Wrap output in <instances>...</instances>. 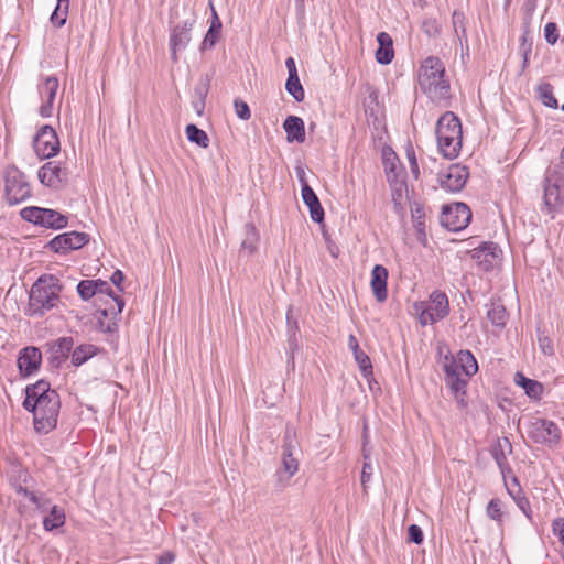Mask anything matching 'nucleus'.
Returning <instances> with one entry per match:
<instances>
[{
    "instance_id": "nucleus-1",
    "label": "nucleus",
    "mask_w": 564,
    "mask_h": 564,
    "mask_svg": "<svg viewBox=\"0 0 564 564\" xmlns=\"http://www.w3.org/2000/svg\"><path fill=\"white\" fill-rule=\"evenodd\" d=\"M23 406L33 413L34 430L40 434H47L57 426L61 409L58 393L51 389L45 380H40L25 389Z\"/></svg>"
},
{
    "instance_id": "nucleus-2",
    "label": "nucleus",
    "mask_w": 564,
    "mask_h": 564,
    "mask_svg": "<svg viewBox=\"0 0 564 564\" xmlns=\"http://www.w3.org/2000/svg\"><path fill=\"white\" fill-rule=\"evenodd\" d=\"M445 383L460 408L466 405V387L469 379L477 373L478 364L469 350H460L456 357L446 355L442 361Z\"/></svg>"
},
{
    "instance_id": "nucleus-3",
    "label": "nucleus",
    "mask_w": 564,
    "mask_h": 564,
    "mask_svg": "<svg viewBox=\"0 0 564 564\" xmlns=\"http://www.w3.org/2000/svg\"><path fill=\"white\" fill-rule=\"evenodd\" d=\"M417 85L432 102L441 104L451 97L445 66L437 56H429L422 61L417 70Z\"/></svg>"
},
{
    "instance_id": "nucleus-4",
    "label": "nucleus",
    "mask_w": 564,
    "mask_h": 564,
    "mask_svg": "<svg viewBox=\"0 0 564 564\" xmlns=\"http://www.w3.org/2000/svg\"><path fill=\"white\" fill-rule=\"evenodd\" d=\"M62 286L59 280L52 274L40 276L32 285L29 294L30 315H43L59 302Z\"/></svg>"
},
{
    "instance_id": "nucleus-5",
    "label": "nucleus",
    "mask_w": 564,
    "mask_h": 564,
    "mask_svg": "<svg viewBox=\"0 0 564 564\" xmlns=\"http://www.w3.org/2000/svg\"><path fill=\"white\" fill-rule=\"evenodd\" d=\"M437 145L444 158L453 160L462 149L463 130L457 116L452 111L445 112L436 123Z\"/></svg>"
},
{
    "instance_id": "nucleus-6",
    "label": "nucleus",
    "mask_w": 564,
    "mask_h": 564,
    "mask_svg": "<svg viewBox=\"0 0 564 564\" xmlns=\"http://www.w3.org/2000/svg\"><path fill=\"white\" fill-rule=\"evenodd\" d=\"M564 209V173L547 169L543 180L542 213L554 219Z\"/></svg>"
},
{
    "instance_id": "nucleus-7",
    "label": "nucleus",
    "mask_w": 564,
    "mask_h": 564,
    "mask_svg": "<svg viewBox=\"0 0 564 564\" xmlns=\"http://www.w3.org/2000/svg\"><path fill=\"white\" fill-rule=\"evenodd\" d=\"M415 313L422 326L434 324L444 319L449 313L447 295L441 291H434L427 302L414 304Z\"/></svg>"
},
{
    "instance_id": "nucleus-8",
    "label": "nucleus",
    "mask_w": 564,
    "mask_h": 564,
    "mask_svg": "<svg viewBox=\"0 0 564 564\" xmlns=\"http://www.w3.org/2000/svg\"><path fill=\"white\" fill-rule=\"evenodd\" d=\"M20 216L25 221L44 228L62 229L67 226V217L50 208L36 206L24 207L20 210Z\"/></svg>"
},
{
    "instance_id": "nucleus-9",
    "label": "nucleus",
    "mask_w": 564,
    "mask_h": 564,
    "mask_svg": "<svg viewBox=\"0 0 564 564\" xmlns=\"http://www.w3.org/2000/svg\"><path fill=\"white\" fill-rule=\"evenodd\" d=\"M6 196L10 205L24 202L31 196V186L23 172L15 167L6 171Z\"/></svg>"
},
{
    "instance_id": "nucleus-10",
    "label": "nucleus",
    "mask_w": 564,
    "mask_h": 564,
    "mask_svg": "<svg viewBox=\"0 0 564 564\" xmlns=\"http://www.w3.org/2000/svg\"><path fill=\"white\" fill-rule=\"evenodd\" d=\"M471 219L470 208L464 203L444 205L440 216V223L449 231H459L467 227Z\"/></svg>"
},
{
    "instance_id": "nucleus-11",
    "label": "nucleus",
    "mask_w": 564,
    "mask_h": 564,
    "mask_svg": "<svg viewBox=\"0 0 564 564\" xmlns=\"http://www.w3.org/2000/svg\"><path fill=\"white\" fill-rule=\"evenodd\" d=\"M297 448L291 438L290 431H286L282 446V467L275 474L281 487H285L289 480L299 470Z\"/></svg>"
},
{
    "instance_id": "nucleus-12",
    "label": "nucleus",
    "mask_w": 564,
    "mask_h": 564,
    "mask_svg": "<svg viewBox=\"0 0 564 564\" xmlns=\"http://www.w3.org/2000/svg\"><path fill=\"white\" fill-rule=\"evenodd\" d=\"M529 437L538 444L555 447L561 440V429L546 419H535L528 430Z\"/></svg>"
},
{
    "instance_id": "nucleus-13",
    "label": "nucleus",
    "mask_w": 564,
    "mask_h": 564,
    "mask_svg": "<svg viewBox=\"0 0 564 564\" xmlns=\"http://www.w3.org/2000/svg\"><path fill=\"white\" fill-rule=\"evenodd\" d=\"M33 148L42 159L55 156L59 151V140L55 130L47 124L41 127L33 139Z\"/></svg>"
},
{
    "instance_id": "nucleus-14",
    "label": "nucleus",
    "mask_w": 564,
    "mask_h": 564,
    "mask_svg": "<svg viewBox=\"0 0 564 564\" xmlns=\"http://www.w3.org/2000/svg\"><path fill=\"white\" fill-rule=\"evenodd\" d=\"M89 242V235L86 232L69 231L54 237L48 247L57 253L66 254L72 250L83 248Z\"/></svg>"
},
{
    "instance_id": "nucleus-15",
    "label": "nucleus",
    "mask_w": 564,
    "mask_h": 564,
    "mask_svg": "<svg viewBox=\"0 0 564 564\" xmlns=\"http://www.w3.org/2000/svg\"><path fill=\"white\" fill-rule=\"evenodd\" d=\"M468 175L466 166L453 164L446 171L438 173L437 181L443 189L456 193L464 188Z\"/></svg>"
},
{
    "instance_id": "nucleus-16",
    "label": "nucleus",
    "mask_w": 564,
    "mask_h": 564,
    "mask_svg": "<svg viewBox=\"0 0 564 564\" xmlns=\"http://www.w3.org/2000/svg\"><path fill=\"white\" fill-rule=\"evenodd\" d=\"M37 176L42 184L58 188L67 181L68 171L59 162L50 161L40 167Z\"/></svg>"
},
{
    "instance_id": "nucleus-17",
    "label": "nucleus",
    "mask_w": 564,
    "mask_h": 564,
    "mask_svg": "<svg viewBox=\"0 0 564 564\" xmlns=\"http://www.w3.org/2000/svg\"><path fill=\"white\" fill-rule=\"evenodd\" d=\"M501 249L495 242H485L471 252L473 260L484 271H490L500 261Z\"/></svg>"
},
{
    "instance_id": "nucleus-18",
    "label": "nucleus",
    "mask_w": 564,
    "mask_h": 564,
    "mask_svg": "<svg viewBox=\"0 0 564 564\" xmlns=\"http://www.w3.org/2000/svg\"><path fill=\"white\" fill-rule=\"evenodd\" d=\"M74 340L72 337H61L54 341L47 343V360L52 368H59L67 360L73 349Z\"/></svg>"
},
{
    "instance_id": "nucleus-19",
    "label": "nucleus",
    "mask_w": 564,
    "mask_h": 564,
    "mask_svg": "<svg viewBox=\"0 0 564 564\" xmlns=\"http://www.w3.org/2000/svg\"><path fill=\"white\" fill-rule=\"evenodd\" d=\"M59 83L55 76H48L39 86L40 96L43 99V104L40 107V115L43 118L51 117L53 113V104L56 97Z\"/></svg>"
},
{
    "instance_id": "nucleus-20",
    "label": "nucleus",
    "mask_w": 564,
    "mask_h": 564,
    "mask_svg": "<svg viewBox=\"0 0 564 564\" xmlns=\"http://www.w3.org/2000/svg\"><path fill=\"white\" fill-rule=\"evenodd\" d=\"M192 23L185 22L176 25L170 36L171 58L174 63L178 62L177 53L185 50L191 42Z\"/></svg>"
},
{
    "instance_id": "nucleus-21",
    "label": "nucleus",
    "mask_w": 564,
    "mask_h": 564,
    "mask_svg": "<svg viewBox=\"0 0 564 564\" xmlns=\"http://www.w3.org/2000/svg\"><path fill=\"white\" fill-rule=\"evenodd\" d=\"M42 362V354L39 348L34 346L25 347L22 349L18 357V367L20 372L24 376H30L37 371Z\"/></svg>"
},
{
    "instance_id": "nucleus-22",
    "label": "nucleus",
    "mask_w": 564,
    "mask_h": 564,
    "mask_svg": "<svg viewBox=\"0 0 564 564\" xmlns=\"http://www.w3.org/2000/svg\"><path fill=\"white\" fill-rule=\"evenodd\" d=\"M387 281L388 270L381 264H376L371 271L370 285L378 302H384L388 297Z\"/></svg>"
},
{
    "instance_id": "nucleus-23",
    "label": "nucleus",
    "mask_w": 564,
    "mask_h": 564,
    "mask_svg": "<svg viewBox=\"0 0 564 564\" xmlns=\"http://www.w3.org/2000/svg\"><path fill=\"white\" fill-rule=\"evenodd\" d=\"M302 199L310 208L312 220L315 223H322L324 220V209L317 195L310 185H304L302 188Z\"/></svg>"
},
{
    "instance_id": "nucleus-24",
    "label": "nucleus",
    "mask_w": 564,
    "mask_h": 564,
    "mask_svg": "<svg viewBox=\"0 0 564 564\" xmlns=\"http://www.w3.org/2000/svg\"><path fill=\"white\" fill-rule=\"evenodd\" d=\"M377 42L379 44L376 51V59L381 65H388L394 57L393 42L391 36L386 32H380L377 35Z\"/></svg>"
},
{
    "instance_id": "nucleus-25",
    "label": "nucleus",
    "mask_w": 564,
    "mask_h": 564,
    "mask_svg": "<svg viewBox=\"0 0 564 564\" xmlns=\"http://www.w3.org/2000/svg\"><path fill=\"white\" fill-rule=\"evenodd\" d=\"M283 129L286 132V140L289 142H304L305 140V128L304 121L296 116H289L283 122Z\"/></svg>"
},
{
    "instance_id": "nucleus-26",
    "label": "nucleus",
    "mask_w": 564,
    "mask_h": 564,
    "mask_svg": "<svg viewBox=\"0 0 564 564\" xmlns=\"http://www.w3.org/2000/svg\"><path fill=\"white\" fill-rule=\"evenodd\" d=\"M411 218L414 228L417 234V240L423 245L426 243V230H425V210L423 204L413 202L410 206Z\"/></svg>"
},
{
    "instance_id": "nucleus-27",
    "label": "nucleus",
    "mask_w": 564,
    "mask_h": 564,
    "mask_svg": "<svg viewBox=\"0 0 564 564\" xmlns=\"http://www.w3.org/2000/svg\"><path fill=\"white\" fill-rule=\"evenodd\" d=\"M259 232L252 223H247L243 227V239L241 241V253L252 254L258 247Z\"/></svg>"
},
{
    "instance_id": "nucleus-28",
    "label": "nucleus",
    "mask_w": 564,
    "mask_h": 564,
    "mask_svg": "<svg viewBox=\"0 0 564 564\" xmlns=\"http://www.w3.org/2000/svg\"><path fill=\"white\" fill-rule=\"evenodd\" d=\"M102 349L96 347L91 344H83L76 347L70 355V361L72 365L75 367H79L86 361H88L90 358L96 356L98 352H100Z\"/></svg>"
},
{
    "instance_id": "nucleus-29",
    "label": "nucleus",
    "mask_w": 564,
    "mask_h": 564,
    "mask_svg": "<svg viewBox=\"0 0 564 564\" xmlns=\"http://www.w3.org/2000/svg\"><path fill=\"white\" fill-rule=\"evenodd\" d=\"M514 382L520 386L525 394L533 399H539L543 392V386L536 380L527 378L523 373L517 372Z\"/></svg>"
},
{
    "instance_id": "nucleus-30",
    "label": "nucleus",
    "mask_w": 564,
    "mask_h": 564,
    "mask_svg": "<svg viewBox=\"0 0 564 564\" xmlns=\"http://www.w3.org/2000/svg\"><path fill=\"white\" fill-rule=\"evenodd\" d=\"M487 317L494 326L501 328L505 327L508 319V313L500 300L490 302L487 311Z\"/></svg>"
},
{
    "instance_id": "nucleus-31",
    "label": "nucleus",
    "mask_w": 564,
    "mask_h": 564,
    "mask_svg": "<svg viewBox=\"0 0 564 564\" xmlns=\"http://www.w3.org/2000/svg\"><path fill=\"white\" fill-rule=\"evenodd\" d=\"M505 486L507 488L508 494L513 499L518 508L523 512V514L527 517V519L532 523L533 522V516L531 506L529 502V499L523 494L521 487H518V489H513L508 485V481H505Z\"/></svg>"
},
{
    "instance_id": "nucleus-32",
    "label": "nucleus",
    "mask_w": 564,
    "mask_h": 564,
    "mask_svg": "<svg viewBox=\"0 0 564 564\" xmlns=\"http://www.w3.org/2000/svg\"><path fill=\"white\" fill-rule=\"evenodd\" d=\"M65 523V512L64 509L58 506H53L48 516H46L43 520V527L46 531H53L54 529H58Z\"/></svg>"
},
{
    "instance_id": "nucleus-33",
    "label": "nucleus",
    "mask_w": 564,
    "mask_h": 564,
    "mask_svg": "<svg viewBox=\"0 0 564 564\" xmlns=\"http://www.w3.org/2000/svg\"><path fill=\"white\" fill-rule=\"evenodd\" d=\"M185 132H186L187 139L191 142H193L204 149L208 148L209 138L204 130H202L197 126L191 123V124L186 126Z\"/></svg>"
},
{
    "instance_id": "nucleus-34",
    "label": "nucleus",
    "mask_w": 564,
    "mask_h": 564,
    "mask_svg": "<svg viewBox=\"0 0 564 564\" xmlns=\"http://www.w3.org/2000/svg\"><path fill=\"white\" fill-rule=\"evenodd\" d=\"M102 286V280H83L77 285V292L84 301L90 300L97 295V288Z\"/></svg>"
},
{
    "instance_id": "nucleus-35",
    "label": "nucleus",
    "mask_w": 564,
    "mask_h": 564,
    "mask_svg": "<svg viewBox=\"0 0 564 564\" xmlns=\"http://www.w3.org/2000/svg\"><path fill=\"white\" fill-rule=\"evenodd\" d=\"M213 15H214V20L203 40L202 50L212 48L215 45L216 40H217V34L219 32V29L221 28V23H220L219 18L215 10H213Z\"/></svg>"
},
{
    "instance_id": "nucleus-36",
    "label": "nucleus",
    "mask_w": 564,
    "mask_h": 564,
    "mask_svg": "<svg viewBox=\"0 0 564 564\" xmlns=\"http://www.w3.org/2000/svg\"><path fill=\"white\" fill-rule=\"evenodd\" d=\"M536 93L541 101L550 108L556 109L558 107L557 100L553 95V87L549 83H542L536 87Z\"/></svg>"
},
{
    "instance_id": "nucleus-37",
    "label": "nucleus",
    "mask_w": 564,
    "mask_h": 564,
    "mask_svg": "<svg viewBox=\"0 0 564 564\" xmlns=\"http://www.w3.org/2000/svg\"><path fill=\"white\" fill-rule=\"evenodd\" d=\"M285 89L296 101H303L305 93L300 82L299 74L288 76Z\"/></svg>"
},
{
    "instance_id": "nucleus-38",
    "label": "nucleus",
    "mask_w": 564,
    "mask_h": 564,
    "mask_svg": "<svg viewBox=\"0 0 564 564\" xmlns=\"http://www.w3.org/2000/svg\"><path fill=\"white\" fill-rule=\"evenodd\" d=\"M492 457L497 463L501 475L503 476L505 481H507V474H511V468L508 465L507 457L503 452V444L501 441H498V445L492 449Z\"/></svg>"
},
{
    "instance_id": "nucleus-39",
    "label": "nucleus",
    "mask_w": 564,
    "mask_h": 564,
    "mask_svg": "<svg viewBox=\"0 0 564 564\" xmlns=\"http://www.w3.org/2000/svg\"><path fill=\"white\" fill-rule=\"evenodd\" d=\"M452 24L454 33L457 36L459 43L467 41L466 28H465V15L460 11H454L452 15Z\"/></svg>"
},
{
    "instance_id": "nucleus-40",
    "label": "nucleus",
    "mask_w": 564,
    "mask_h": 564,
    "mask_svg": "<svg viewBox=\"0 0 564 564\" xmlns=\"http://www.w3.org/2000/svg\"><path fill=\"white\" fill-rule=\"evenodd\" d=\"M486 514L500 525L503 517L502 501L499 498H492L487 505Z\"/></svg>"
},
{
    "instance_id": "nucleus-41",
    "label": "nucleus",
    "mask_w": 564,
    "mask_h": 564,
    "mask_svg": "<svg viewBox=\"0 0 564 564\" xmlns=\"http://www.w3.org/2000/svg\"><path fill=\"white\" fill-rule=\"evenodd\" d=\"M398 159L394 153L384 156V171L389 183L398 180Z\"/></svg>"
},
{
    "instance_id": "nucleus-42",
    "label": "nucleus",
    "mask_w": 564,
    "mask_h": 564,
    "mask_svg": "<svg viewBox=\"0 0 564 564\" xmlns=\"http://www.w3.org/2000/svg\"><path fill=\"white\" fill-rule=\"evenodd\" d=\"M355 361L359 366L360 371L365 377L372 373V365L370 361L369 356L362 351L361 349L358 351L352 352Z\"/></svg>"
},
{
    "instance_id": "nucleus-43",
    "label": "nucleus",
    "mask_w": 564,
    "mask_h": 564,
    "mask_svg": "<svg viewBox=\"0 0 564 564\" xmlns=\"http://www.w3.org/2000/svg\"><path fill=\"white\" fill-rule=\"evenodd\" d=\"M102 286L98 285L97 294H107L108 296H110L117 305V310L113 312V314H120L124 306L123 300L119 295H116L113 293L108 282L102 281Z\"/></svg>"
},
{
    "instance_id": "nucleus-44",
    "label": "nucleus",
    "mask_w": 564,
    "mask_h": 564,
    "mask_svg": "<svg viewBox=\"0 0 564 564\" xmlns=\"http://www.w3.org/2000/svg\"><path fill=\"white\" fill-rule=\"evenodd\" d=\"M67 15L68 8L56 4L55 10L51 14L50 20L54 26L61 28L66 23Z\"/></svg>"
},
{
    "instance_id": "nucleus-45",
    "label": "nucleus",
    "mask_w": 564,
    "mask_h": 564,
    "mask_svg": "<svg viewBox=\"0 0 564 564\" xmlns=\"http://www.w3.org/2000/svg\"><path fill=\"white\" fill-rule=\"evenodd\" d=\"M422 31L429 36V37H436L441 33V28L436 21V19L433 18H426L422 22Z\"/></svg>"
},
{
    "instance_id": "nucleus-46",
    "label": "nucleus",
    "mask_w": 564,
    "mask_h": 564,
    "mask_svg": "<svg viewBox=\"0 0 564 564\" xmlns=\"http://www.w3.org/2000/svg\"><path fill=\"white\" fill-rule=\"evenodd\" d=\"M538 344H539L540 350L545 356H554L553 340L549 336L544 335L543 333H539Z\"/></svg>"
},
{
    "instance_id": "nucleus-47",
    "label": "nucleus",
    "mask_w": 564,
    "mask_h": 564,
    "mask_svg": "<svg viewBox=\"0 0 564 564\" xmlns=\"http://www.w3.org/2000/svg\"><path fill=\"white\" fill-rule=\"evenodd\" d=\"M392 186V199L394 206L398 207L401 205L402 193L406 192V184L403 181L394 180V182L390 183Z\"/></svg>"
},
{
    "instance_id": "nucleus-48",
    "label": "nucleus",
    "mask_w": 564,
    "mask_h": 564,
    "mask_svg": "<svg viewBox=\"0 0 564 564\" xmlns=\"http://www.w3.org/2000/svg\"><path fill=\"white\" fill-rule=\"evenodd\" d=\"M235 111L238 118L241 120H249L251 111L247 102L241 99H235L234 101Z\"/></svg>"
},
{
    "instance_id": "nucleus-49",
    "label": "nucleus",
    "mask_w": 564,
    "mask_h": 564,
    "mask_svg": "<svg viewBox=\"0 0 564 564\" xmlns=\"http://www.w3.org/2000/svg\"><path fill=\"white\" fill-rule=\"evenodd\" d=\"M408 536L410 542H413L417 545L422 544L424 540L423 531L417 524H411L408 528Z\"/></svg>"
},
{
    "instance_id": "nucleus-50",
    "label": "nucleus",
    "mask_w": 564,
    "mask_h": 564,
    "mask_svg": "<svg viewBox=\"0 0 564 564\" xmlns=\"http://www.w3.org/2000/svg\"><path fill=\"white\" fill-rule=\"evenodd\" d=\"M545 40L550 44H555L558 39L557 25L554 22H549L544 26Z\"/></svg>"
},
{
    "instance_id": "nucleus-51",
    "label": "nucleus",
    "mask_w": 564,
    "mask_h": 564,
    "mask_svg": "<svg viewBox=\"0 0 564 564\" xmlns=\"http://www.w3.org/2000/svg\"><path fill=\"white\" fill-rule=\"evenodd\" d=\"M406 156L410 163V170L412 175L414 176V178H419L420 169L413 148L410 147L409 149H406Z\"/></svg>"
},
{
    "instance_id": "nucleus-52",
    "label": "nucleus",
    "mask_w": 564,
    "mask_h": 564,
    "mask_svg": "<svg viewBox=\"0 0 564 564\" xmlns=\"http://www.w3.org/2000/svg\"><path fill=\"white\" fill-rule=\"evenodd\" d=\"M208 88H209V78L206 77L204 79H200L199 84L195 88L196 96H198L200 100H205V97L208 93Z\"/></svg>"
},
{
    "instance_id": "nucleus-53",
    "label": "nucleus",
    "mask_w": 564,
    "mask_h": 564,
    "mask_svg": "<svg viewBox=\"0 0 564 564\" xmlns=\"http://www.w3.org/2000/svg\"><path fill=\"white\" fill-rule=\"evenodd\" d=\"M364 458H365V463H364L362 471H361V484L366 488V484L370 480V477L372 474V467H371V464L367 462L368 455L365 454Z\"/></svg>"
},
{
    "instance_id": "nucleus-54",
    "label": "nucleus",
    "mask_w": 564,
    "mask_h": 564,
    "mask_svg": "<svg viewBox=\"0 0 564 564\" xmlns=\"http://www.w3.org/2000/svg\"><path fill=\"white\" fill-rule=\"evenodd\" d=\"M553 532L558 536L561 543L564 545V518H557L553 521Z\"/></svg>"
},
{
    "instance_id": "nucleus-55",
    "label": "nucleus",
    "mask_w": 564,
    "mask_h": 564,
    "mask_svg": "<svg viewBox=\"0 0 564 564\" xmlns=\"http://www.w3.org/2000/svg\"><path fill=\"white\" fill-rule=\"evenodd\" d=\"M520 50L523 55V67H525L528 64L529 55L531 54V50H532V43L527 41L525 35L522 36V43H521Z\"/></svg>"
},
{
    "instance_id": "nucleus-56",
    "label": "nucleus",
    "mask_w": 564,
    "mask_h": 564,
    "mask_svg": "<svg viewBox=\"0 0 564 564\" xmlns=\"http://www.w3.org/2000/svg\"><path fill=\"white\" fill-rule=\"evenodd\" d=\"M111 282L118 288V290L121 292L123 291V288L121 286V283L123 282L124 280V274L120 271V270H116L111 278H110Z\"/></svg>"
},
{
    "instance_id": "nucleus-57",
    "label": "nucleus",
    "mask_w": 564,
    "mask_h": 564,
    "mask_svg": "<svg viewBox=\"0 0 564 564\" xmlns=\"http://www.w3.org/2000/svg\"><path fill=\"white\" fill-rule=\"evenodd\" d=\"M285 66L288 68L289 76H294L295 74H297L296 64L293 57L286 58Z\"/></svg>"
},
{
    "instance_id": "nucleus-58",
    "label": "nucleus",
    "mask_w": 564,
    "mask_h": 564,
    "mask_svg": "<svg viewBox=\"0 0 564 564\" xmlns=\"http://www.w3.org/2000/svg\"><path fill=\"white\" fill-rule=\"evenodd\" d=\"M347 345H348L349 349H350L352 352L360 350V347H359L358 340H357L356 336H355V335H352V334H350V335L348 336V343H347Z\"/></svg>"
},
{
    "instance_id": "nucleus-59",
    "label": "nucleus",
    "mask_w": 564,
    "mask_h": 564,
    "mask_svg": "<svg viewBox=\"0 0 564 564\" xmlns=\"http://www.w3.org/2000/svg\"><path fill=\"white\" fill-rule=\"evenodd\" d=\"M174 558L172 553H166L158 558V564H172Z\"/></svg>"
},
{
    "instance_id": "nucleus-60",
    "label": "nucleus",
    "mask_w": 564,
    "mask_h": 564,
    "mask_svg": "<svg viewBox=\"0 0 564 564\" xmlns=\"http://www.w3.org/2000/svg\"><path fill=\"white\" fill-rule=\"evenodd\" d=\"M296 175H297L299 182L301 183L302 188L304 187V185H308L307 181H306L305 172L302 167L296 169Z\"/></svg>"
},
{
    "instance_id": "nucleus-61",
    "label": "nucleus",
    "mask_w": 564,
    "mask_h": 564,
    "mask_svg": "<svg viewBox=\"0 0 564 564\" xmlns=\"http://www.w3.org/2000/svg\"><path fill=\"white\" fill-rule=\"evenodd\" d=\"M24 495L26 497H29V499L34 503L39 508L42 507L41 502H40V497H37L34 492H29L26 489L23 490Z\"/></svg>"
},
{
    "instance_id": "nucleus-62",
    "label": "nucleus",
    "mask_w": 564,
    "mask_h": 564,
    "mask_svg": "<svg viewBox=\"0 0 564 564\" xmlns=\"http://www.w3.org/2000/svg\"><path fill=\"white\" fill-rule=\"evenodd\" d=\"M553 169H557L560 172L564 171V148L561 150L558 164Z\"/></svg>"
},
{
    "instance_id": "nucleus-63",
    "label": "nucleus",
    "mask_w": 564,
    "mask_h": 564,
    "mask_svg": "<svg viewBox=\"0 0 564 564\" xmlns=\"http://www.w3.org/2000/svg\"><path fill=\"white\" fill-rule=\"evenodd\" d=\"M205 106V100H198L194 102V108L198 115H202Z\"/></svg>"
},
{
    "instance_id": "nucleus-64",
    "label": "nucleus",
    "mask_w": 564,
    "mask_h": 564,
    "mask_svg": "<svg viewBox=\"0 0 564 564\" xmlns=\"http://www.w3.org/2000/svg\"><path fill=\"white\" fill-rule=\"evenodd\" d=\"M306 0H295V3H296V8H297V11L301 15L304 14V11H305V3Z\"/></svg>"
}]
</instances>
